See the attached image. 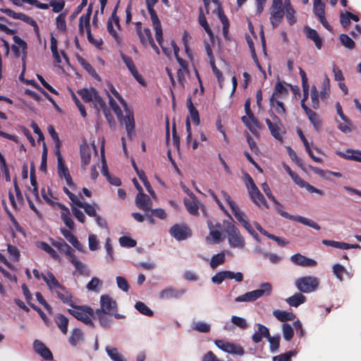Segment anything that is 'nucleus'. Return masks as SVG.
Here are the masks:
<instances>
[{
  "instance_id": "nucleus-1",
  "label": "nucleus",
  "mask_w": 361,
  "mask_h": 361,
  "mask_svg": "<svg viewBox=\"0 0 361 361\" xmlns=\"http://www.w3.org/2000/svg\"><path fill=\"white\" fill-rule=\"evenodd\" d=\"M114 98H116L120 104L114 102V114L121 126H125L127 135L132 138L135 134V119L133 109L128 105L119 93L114 89Z\"/></svg>"
},
{
  "instance_id": "nucleus-2",
  "label": "nucleus",
  "mask_w": 361,
  "mask_h": 361,
  "mask_svg": "<svg viewBox=\"0 0 361 361\" xmlns=\"http://www.w3.org/2000/svg\"><path fill=\"white\" fill-rule=\"evenodd\" d=\"M112 311L111 298L109 295H102L100 298V308L95 311L94 314L103 326L110 324Z\"/></svg>"
},
{
  "instance_id": "nucleus-3",
  "label": "nucleus",
  "mask_w": 361,
  "mask_h": 361,
  "mask_svg": "<svg viewBox=\"0 0 361 361\" xmlns=\"http://www.w3.org/2000/svg\"><path fill=\"white\" fill-rule=\"evenodd\" d=\"M229 245L233 248L243 249L245 245L244 237L240 230L232 224H228L225 228Z\"/></svg>"
},
{
  "instance_id": "nucleus-4",
  "label": "nucleus",
  "mask_w": 361,
  "mask_h": 361,
  "mask_svg": "<svg viewBox=\"0 0 361 361\" xmlns=\"http://www.w3.org/2000/svg\"><path fill=\"white\" fill-rule=\"evenodd\" d=\"M271 290V285L269 283H264L262 284L259 289L247 292L243 295L236 297L235 301L237 302H253L264 295H270Z\"/></svg>"
},
{
  "instance_id": "nucleus-5",
  "label": "nucleus",
  "mask_w": 361,
  "mask_h": 361,
  "mask_svg": "<svg viewBox=\"0 0 361 361\" xmlns=\"http://www.w3.org/2000/svg\"><path fill=\"white\" fill-rule=\"evenodd\" d=\"M295 286L300 292L310 293L318 288L319 281L316 276H305L297 279Z\"/></svg>"
},
{
  "instance_id": "nucleus-6",
  "label": "nucleus",
  "mask_w": 361,
  "mask_h": 361,
  "mask_svg": "<svg viewBox=\"0 0 361 361\" xmlns=\"http://www.w3.org/2000/svg\"><path fill=\"white\" fill-rule=\"evenodd\" d=\"M75 310L69 309L68 312L75 317L77 319L82 321L85 324L93 326L90 316L96 318L94 310L88 306H75L71 304Z\"/></svg>"
},
{
  "instance_id": "nucleus-7",
  "label": "nucleus",
  "mask_w": 361,
  "mask_h": 361,
  "mask_svg": "<svg viewBox=\"0 0 361 361\" xmlns=\"http://www.w3.org/2000/svg\"><path fill=\"white\" fill-rule=\"evenodd\" d=\"M251 100L250 98L247 99L245 102V111L246 116L241 118L243 123L249 128V130L254 133L255 127L257 128H262V125L259 122L257 118L254 116L250 109Z\"/></svg>"
},
{
  "instance_id": "nucleus-8",
  "label": "nucleus",
  "mask_w": 361,
  "mask_h": 361,
  "mask_svg": "<svg viewBox=\"0 0 361 361\" xmlns=\"http://www.w3.org/2000/svg\"><path fill=\"white\" fill-rule=\"evenodd\" d=\"M284 16L282 0H273L270 21L273 28L279 26Z\"/></svg>"
},
{
  "instance_id": "nucleus-9",
  "label": "nucleus",
  "mask_w": 361,
  "mask_h": 361,
  "mask_svg": "<svg viewBox=\"0 0 361 361\" xmlns=\"http://www.w3.org/2000/svg\"><path fill=\"white\" fill-rule=\"evenodd\" d=\"M214 343L219 349L226 353L240 356L245 354V350L240 344H235L223 340H216Z\"/></svg>"
},
{
  "instance_id": "nucleus-10",
  "label": "nucleus",
  "mask_w": 361,
  "mask_h": 361,
  "mask_svg": "<svg viewBox=\"0 0 361 361\" xmlns=\"http://www.w3.org/2000/svg\"><path fill=\"white\" fill-rule=\"evenodd\" d=\"M169 232L171 236L179 241L185 240L192 235L190 228L185 224H174Z\"/></svg>"
},
{
  "instance_id": "nucleus-11",
  "label": "nucleus",
  "mask_w": 361,
  "mask_h": 361,
  "mask_svg": "<svg viewBox=\"0 0 361 361\" xmlns=\"http://www.w3.org/2000/svg\"><path fill=\"white\" fill-rule=\"evenodd\" d=\"M135 31L144 47H147L149 42L154 39L150 30L147 27L142 28L141 22L135 23Z\"/></svg>"
},
{
  "instance_id": "nucleus-12",
  "label": "nucleus",
  "mask_w": 361,
  "mask_h": 361,
  "mask_svg": "<svg viewBox=\"0 0 361 361\" xmlns=\"http://www.w3.org/2000/svg\"><path fill=\"white\" fill-rule=\"evenodd\" d=\"M121 59L134 78L142 85H145V81L142 76L139 74L132 58L124 54H121Z\"/></svg>"
},
{
  "instance_id": "nucleus-13",
  "label": "nucleus",
  "mask_w": 361,
  "mask_h": 361,
  "mask_svg": "<svg viewBox=\"0 0 361 361\" xmlns=\"http://www.w3.org/2000/svg\"><path fill=\"white\" fill-rule=\"evenodd\" d=\"M231 212L234 216L235 217V219L251 235H254V234H255V235L257 236V234L255 233L252 226L248 222L245 214L243 211H241L238 206H235L234 209H232Z\"/></svg>"
},
{
  "instance_id": "nucleus-14",
  "label": "nucleus",
  "mask_w": 361,
  "mask_h": 361,
  "mask_svg": "<svg viewBox=\"0 0 361 361\" xmlns=\"http://www.w3.org/2000/svg\"><path fill=\"white\" fill-rule=\"evenodd\" d=\"M302 109L307 114L310 121L313 125L314 130L319 132L322 128V121L319 115L310 109L305 104H302Z\"/></svg>"
},
{
  "instance_id": "nucleus-15",
  "label": "nucleus",
  "mask_w": 361,
  "mask_h": 361,
  "mask_svg": "<svg viewBox=\"0 0 361 361\" xmlns=\"http://www.w3.org/2000/svg\"><path fill=\"white\" fill-rule=\"evenodd\" d=\"M136 206L144 212L151 210L152 202L149 196L143 192H138L135 197Z\"/></svg>"
},
{
  "instance_id": "nucleus-16",
  "label": "nucleus",
  "mask_w": 361,
  "mask_h": 361,
  "mask_svg": "<svg viewBox=\"0 0 361 361\" xmlns=\"http://www.w3.org/2000/svg\"><path fill=\"white\" fill-rule=\"evenodd\" d=\"M290 260L296 265L310 267L317 265V262L314 259H310L301 254H295L290 257Z\"/></svg>"
},
{
  "instance_id": "nucleus-17",
  "label": "nucleus",
  "mask_w": 361,
  "mask_h": 361,
  "mask_svg": "<svg viewBox=\"0 0 361 361\" xmlns=\"http://www.w3.org/2000/svg\"><path fill=\"white\" fill-rule=\"evenodd\" d=\"M248 192L251 200L258 207L262 205L266 208L269 207L266 199L257 187L255 189H248Z\"/></svg>"
},
{
  "instance_id": "nucleus-18",
  "label": "nucleus",
  "mask_w": 361,
  "mask_h": 361,
  "mask_svg": "<svg viewBox=\"0 0 361 361\" xmlns=\"http://www.w3.org/2000/svg\"><path fill=\"white\" fill-rule=\"evenodd\" d=\"M94 107L97 111L99 109L103 111L106 118L107 119L109 124H111L112 117L111 115L110 109L107 107L106 102L102 99V97L97 94L95 99L93 101Z\"/></svg>"
},
{
  "instance_id": "nucleus-19",
  "label": "nucleus",
  "mask_w": 361,
  "mask_h": 361,
  "mask_svg": "<svg viewBox=\"0 0 361 361\" xmlns=\"http://www.w3.org/2000/svg\"><path fill=\"white\" fill-rule=\"evenodd\" d=\"M304 32L307 39L314 42L315 47L318 49H321L322 47V39L319 37L317 30L309 26L304 27Z\"/></svg>"
},
{
  "instance_id": "nucleus-20",
  "label": "nucleus",
  "mask_w": 361,
  "mask_h": 361,
  "mask_svg": "<svg viewBox=\"0 0 361 361\" xmlns=\"http://www.w3.org/2000/svg\"><path fill=\"white\" fill-rule=\"evenodd\" d=\"M185 293L184 290H178L172 287L162 290L159 293L160 299L179 298Z\"/></svg>"
},
{
  "instance_id": "nucleus-21",
  "label": "nucleus",
  "mask_w": 361,
  "mask_h": 361,
  "mask_svg": "<svg viewBox=\"0 0 361 361\" xmlns=\"http://www.w3.org/2000/svg\"><path fill=\"white\" fill-rule=\"evenodd\" d=\"M257 331H256L252 336V340L255 343H258L262 341V338L269 337V329L262 324H257Z\"/></svg>"
},
{
  "instance_id": "nucleus-22",
  "label": "nucleus",
  "mask_w": 361,
  "mask_h": 361,
  "mask_svg": "<svg viewBox=\"0 0 361 361\" xmlns=\"http://www.w3.org/2000/svg\"><path fill=\"white\" fill-rule=\"evenodd\" d=\"M41 276L50 289L54 288H58L61 290L66 289L63 285L59 283L58 280L51 272L48 271L47 275L41 274Z\"/></svg>"
},
{
  "instance_id": "nucleus-23",
  "label": "nucleus",
  "mask_w": 361,
  "mask_h": 361,
  "mask_svg": "<svg viewBox=\"0 0 361 361\" xmlns=\"http://www.w3.org/2000/svg\"><path fill=\"white\" fill-rule=\"evenodd\" d=\"M77 92L85 102H93L98 94L96 90L92 87L90 89H81L78 90Z\"/></svg>"
},
{
  "instance_id": "nucleus-24",
  "label": "nucleus",
  "mask_w": 361,
  "mask_h": 361,
  "mask_svg": "<svg viewBox=\"0 0 361 361\" xmlns=\"http://www.w3.org/2000/svg\"><path fill=\"white\" fill-rule=\"evenodd\" d=\"M337 154L345 159L353 160L361 163V151L354 149H347L346 153L338 152Z\"/></svg>"
},
{
  "instance_id": "nucleus-25",
  "label": "nucleus",
  "mask_w": 361,
  "mask_h": 361,
  "mask_svg": "<svg viewBox=\"0 0 361 361\" xmlns=\"http://www.w3.org/2000/svg\"><path fill=\"white\" fill-rule=\"evenodd\" d=\"M80 157L82 166H85L90 163L91 159V148L86 142L80 145Z\"/></svg>"
},
{
  "instance_id": "nucleus-26",
  "label": "nucleus",
  "mask_w": 361,
  "mask_h": 361,
  "mask_svg": "<svg viewBox=\"0 0 361 361\" xmlns=\"http://www.w3.org/2000/svg\"><path fill=\"white\" fill-rule=\"evenodd\" d=\"M187 106L188 108V111L192 120L195 126H198L200 124V116L199 112L197 109L195 107L191 97H188L187 98Z\"/></svg>"
},
{
  "instance_id": "nucleus-27",
  "label": "nucleus",
  "mask_w": 361,
  "mask_h": 361,
  "mask_svg": "<svg viewBox=\"0 0 361 361\" xmlns=\"http://www.w3.org/2000/svg\"><path fill=\"white\" fill-rule=\"evenodd\" d=\"M306 297L302 294V293H295L293 295L286 299L287 303L292 307H297L301 304L306 302Z\"/></svg>"
},
{
  "instance_id": "nucleus-28",
  "label": "nucleus",
  "mask_w": 361,
  "mask_h": 361,
  "mask_svg": "<svg viewBox=\"0 0 361 361\" xmlns=\"http://www.w3.org/2000/svg\"><path fill=\"white\" fill-rule=\"evenodd\" d=\"M265 122L270 130L271 135L276 140H281L282 139V136L279 133V130L281 126L272 123L269 118H266Z\"/></svg>"
},
{
  "instance_id": "nucleus-29",
  "label": "nucleus",
  "mask_w": 361,
  "mask_h": 361,
  "mask_svg": "<svg viewBox=\"0 0 361 361\" xmlns=\"http://www.w3.org/2000/svg\"><path fill=\"white\" fill-rule=\"evenodd\" d=\"M55 322L56 323L61 332L64 334H66L68 331V318L63 314H58L55 317Z\"/></svg>"
},
{
  "instance_id": "nucleus-30",
  "label": "nucleus",
  "mask_w": 361,
  "mask_h": 361,
  "mask_svg": "<svg viewBox=\"0 0 361 361\" xmlns=\"http://www.w3.org/2000/svg\"><path fill=\"white\" fill-rule=\"evenodd\" d=\"M274 317L280 322L292 321L295 319V316L293 312H288L286 311L275 310L273 312Z\"/></svg>"
},
{
  "instance_id": "nucleus-31",
  "label": "nucleus",
  "mask_w": 361,
  "mask_h": 361,
  "mask_svg": "<svg viewBox=\"0 0 361 361\" xmlns=\"http://www.w3.org/2000/svg\"><path fill=\"white\" fill-rule=\"evenodd\" d=\"M226 257L225 254L224 252L218 253L212 257L210 260V267L212 269H216L221 264H223L225 262Z\"/></svg>"
},
{
  "instance_id": "nucleus-32",
  "label": "nucleus",
  "mask_w": 361,
  "mask_h": 361,
  "mask_svg": "<svg viewBox=\"0 0 361 361\" xmlns=\"http://www.w3.org/2000/svg\"><path fill=\"white\" fill-rule=\"evenodd\" d=\"M313 13L317 17L325 15V4L322 0L313 1Z\"/></svg>"
},
{
  "instance_id": "nucleus-33",
  "label": "nucleus",
  "mask_w": 361,
  "mask_h": 361,
  "mask_svg": "<svg viewBox=\"0 0 361 361\" xmlns=\"http://www.w3.org/2000/svg\"><path fill=\"white\" fill-rule=\"evenodd\" d=\"M333 272L340 281L343 280V275L348 276L347 269L340 264H336L333 266Z\"/></svg>"
},
{
  "instance_id": "nucleus-34",
  "label": "nucleus",
  "mask_w": 361,
  "mask_h": 361,
  "mask_svg": "<svg viewBox=\"0 0 361 361\" xmlns=\"http://www.w3.org/2000/svg\"><path fill=\"white\" fill-rule=\"evenodd\" d=\"M78 61L80 63V64L82 66V67L95 79L100 80V77L97 73L94 68L88 63L84 59L79 56Z\"/></svg>"
},
{
  "instance_id": "nucleus-35",
  "label": "nucleus",
  "mask_w": 361,
  "mask_h": 361,
  "mask_svg": "<svg viewBox=\"0 0 361 361\" xmlns=\"http://www.w3.org/2000/svg\"><path fill=\"white\" fill-rule=\"evenodd\" d=\"M135 308L142 314L152 317L154 314L153 311L147 307L144 302L139 301L135 305Z\"/></svg>"
},
{
  "instance_id": "nucleus-36",
  "label": "nucleus",
  "mask_w": 361,
  "mask_h": 361,
  "mask_svg": "<svg viewBox=\"0 0 361 361\" xmlns=\"http://www.w3.org/2000/svg\"><path fill=\"white\" fill-rule=\"evenodd\" d=\"M295 221H296L299 223H301L304 225L308 226L311 228H313L314 229H315L317 231H319L321 229L320 226L317 223L314 222V221H312L310 219H307V218H305V217H303L301 216H296Z\"/></svg>"
},
{
  "instance_id": "nucleus-37",
  "label": "nucleus",
  "mask_w": 361,
  "mask_h": 361,
  "mask_svg": "<svg viewBox=\"0 0 361 361\" xmlns=\"http://www.w3.org/2000/svg\"><path fill=\"white\" fill-rule=\"evenodd\" d=\"M184 204H185L188 212L190 214H192V215L198 214L199 207L195 201L191 200L189 199H185Z\"/></svg>"
},
{
  "instance_id": "nucleus-38",
  "label": "nucleus",
  "mask_w": 361,
  "mask_h": 361,
  "mask_svg": "<svg viewBox=\"0 0 361 361\" xmlns=\"http://www.w3.org/2000/svg\"><path fill=\"white\" fill-rule=\"evenodd\" d=\"M199 11H200V13H199V17H198V21H199L200 25L204 28V30H205V32L207 34L212 35V31L209 24L207 23L206 17L203 13V10H202V7L200 8Z\"/></svg>"
},
{
  "instance_id": "nucleus-39",
  "label": "nucleus",
  "mask_w": 361,
  "mask_h": 361,
  "mask_svg": "<svg viewBox=\"0 0 361 361\" xmlns=\"http://www.w3.org/2000/svg\"><path fill=\"white\" fill-rule=\"evenodd\" d=\"M76 206H78L80 208H83L86 214L90 216H97V212L93 205L90 204L88 203L82 202L80 200L77 203Z\"/></svg>"
},
{
  "instance_id": "nucleus-40",
  "label": "nucleus",
  "mask_w": 361,
  "mask_h": 361,
  "mask_svg": "<svg viewBox=\"0 0 361 361\" xmlns=\"http://www.w3.org/2000/svg\"><path fill=\"white\" fill-rule=\"evenodd\" d=\"M224 279H235L238 282L243 280V275L241 272H233L231 271H222Z\"/></svg>"
},
{
  "instance_id": "nucleus-41",
  "label": "nucleus",
  "mask_w": 361,
  "mask_h": 361,
  "mask_svg": "<svg viewBox=\"0 0 361 361\" xmlns=\"http://www.w3.org/2000/svg\"><path fill=\"white\" fill-rule=\"evenodd\" d=\"M212 1L218 6V7H217L218 16L222 23L223 27H225V28H226V27L229 26L230 24H229L228 19L227 18V17L226 16L224 11H223V8L219 4L218 0H212Z\"/></svg>"
},
{
  "instance_id": "nucleus-42",
  "label": "nucleus",
  "mask_w": 361,
  "mask_h": 361,
  "mask_svg": "<svg viewBox=\"0 0 361 361\" xmlns=\"http://www.w3.org/2000/svg\"><path fill=\"white\" fill-rule=\"evenodd\" d=\"M50 48L55 61L58 63H60L61 60L57 49V40L53 35L51 36Z\"/></svg>"
},
{
  "instance_id": "nucleus-43",
  "label": "nucleus",
  "mask_w": 361,
  "mask_h": 361,
  "mask_svg": "<svg viewBox=\"0 0 361 361\" xmlns=\"http://www.w3.org/2000/svg\"><path fill=\"white\" fill-rule=\"evenodd\" d=\"M83 338V334L82 332L78 329H73L72 334L71 337L69 338V342L73 346H75L78 343V342L82 341Z\"/></svg>"
},
{
  "instance_id": "nucleus-44",
  "label": "nucleus",
  "mask_w": 361,
  "mask_h": 361,
  "mask_svg": "<svg viewBox=\"0 0 361 361\" xmlns=\"http://www.w3.org/2000/svg\"><path fill=\"white\" fill-rule=\"evenodd\" d=\"M266 338H267L270 343V351L272 353L277 351L280 346V336H271L269 334V337H267Z\"/></svg>"
},
{
  "instance_id": "nucleus-45",
  "label": "nucleus",
  "mask_w": 361,
  "mask_h": 361,
  "mask_svg": "<svg viewBox=\"0 0 361 361\" xmlns=\"http://www.w3.org/2000/svg\"><path fill=\"white\" fill-rule=\"evenodd\" d=\"M71 263L74 265L75 269L82 275H88L89 271L86 266L77 259L76 257H73Z\"/></svg>"
},
{
  "instance_id": "nucleus-46",
  "label": "nucleus",
  "mask_w": 361,
  "mask_h": 361,
  "mask_svg": "<svg viewBox=\"0 0 361 361\" xmlns=\"http://www.w3.org/2000/svg\"><path fill=\"white\" fill-rule=\"evenodd\" d=\"M341 44L349 49H353L355 47V42L347 35L341 34L339 36Z\"/></svg>"
},
{
  "instance_id": "nucleus-47",
  "label": "nucleus",
  "mask_w": 361,
  "mask_h": 361,
  "mask_svg": "<svg viewBox=\"0 0 361 361\" xmlns=\"http://www.w3.org/2000/svg\"><path fill=\"white\" fill-rule=\"evenodd\" d=\"M283 335L285 340L289 341L294 336V331L290 324L285 323L282 326Z\"/></svg>"
},
{
  "instance_id": "nucleus-48",
  "label": "nucleus",
  "mask_w": 361,
  "mask_h": 361,
  "mask_svg": "<svg viewBox=\"0 0 361 361\" xmlns=\"http://www.w3.org/2000/svg\"><path fill=\"white\" fill-rule=\"evenodd\" d=\"M119 243L121 247H134L137 245L135 240L128 236H122L119 238Z\"/></svg>"
},
{
  "instance_id": "nucleus-49",
  "label": "nucleus",
  "mask_w": 361,
  "mask_h": 361,
  "mask_svg": "<svg viewBox=\"0 0 361 361\" xmlns=\"http://www.w3.org/2000/svg\"><path fill=\"white\" fill-rule=\"evenodd\" d=\"M319 92L316 87V86L313 85L311 88V99H312V106L314 109H317L319 105Z\"/></svg>"
},
{
  "instance_id": "nucleus-50",
  "label": "nucleus",
  "mask_w": 361,
  "mask_h": 361,
  "mask_svg": "<svg viewBox=\"0 0 361 361\" xmlns=\"http://www.w3.org/2000/svg\"><path fill=\"white\" fill-rule=\"evenodd\" d=\"M39 247L45 251L46 252L49 253L54 259H59V257L57 252L47 243H40Z\"/></svg>"
},
{
  "instance_id": "nucleus-51",
  "label": "nucleus",
  "mask_w": 361,
  "mask_h": 361,
  "mask_svg": "<svg viewBox=\"0 0 361 361\" xmlns=\"http://www.w3.org/2000/svg\"><path fill=\"white\" fill-rule=\"evenodd\" d=\"M270 103L271 105L275 108L278 114L281 115L286 114V109L283 102L279 100H274V98L271 97Z\"/></svg>"
},
{
  "instance_id": "nucleus-52",
  "label": "nucleus",
  "mask_w": 361,
  "mask_h": 361,
  "mask_svg": "<svg viewBox=\"0 0 361 361\" xmlns=\"http://www.w3.org/2000/svg\"><path fill=\"white\" fill-rule=\"evenodd\" d=\"M118 287L123 292L127 293L130 289V285L126 278L123 276H117L116 278Z\"/></svg>"
},
{
  "instance_id": "nucleus-53",
  "label": "nucleus",
  "mask_w": 361,
  "mask_h": 361,
  "mask_svg": "<svg viewBox=\"0 0 361 361\" xmlns=\"http://www.w3.org/2000/svg\"><path fill=\"white\" fill-rule=\"evenodd\" d=\"M150 18L152 23V25L154 29L159 28L161 27V22L159 20V18L157 14V12L154 8L147 9Z\"/></svg>"
},
{
  "instance_id": "nucleus-54",
  "label": "nucleus",
  "mask_w": 361,
  "mask_h": 361,
  "mask_svg": "<svg viewBox=\"0 0 361 361\" xmlns=\"http://www.w3.org/2000/svg\"><path fill=\"white\" fill-rule=\"evenodd\" d=\"M155 30V37H156V39L158 42V44H159V46L161 47L162 51L166 54H168V52H167V49L166 48H165L164 46H163V42H164V39H163V32H162V28L161 27H159V28H156L154 29Z\"/></svg>"
},
{
  "instance_id": "nucleus-55",
  "label": "nucleus",
  "mask_w": 361,
  "mask_h": 361,
  "mask_svg": "<svg viewBox=\"0 0 361 361\" xmlns=\"http://www.w3.org/2000/svg\"><path fill=\"white\" fill-rule=\"evenodd\" d=\"M288 92L287 88L280 82H278L275 86L274 92L271 96L272 98L279 97L280 94H287Z\"/></svg>"
},
{
  "instance_id": "nucleus-56",
  "label": "nucleus",
  "mask_w": 361,
  "mask_h": 361,
  "mask_svg": "<svg viewBox=\"0 0 361 361\" xmlns=\"http://www.w3.org/2000/svg\"><path fill=\"white\" fill-rule=\"evenodd\" d=\"M330 92V80L326 77L322 83V90L320 92L322 99L326 98Z\"/></svg>"
},
{
  "instance_id": "nucleus-57",
  "label": "nucleus",
  "mask_w": 361,
  "mask_h": 361,
  "mask_svg": "<svg viewBox=\"0 0 361 361\" xmlns=\"http://www.w3.org/2000/svg\"><path fill=\"white\" fill-rule=\"evenodd\" d=\"M231 322L243 329H245L247 327L245 319L238 316H232Z\"/></svg>"
},
{
  "instance_id": "nucleus-58",
  "label": "nucleus",
  "mask_w": 361,
  "mask_h": 361,
  "mask_svg": "<svg viewBox=\"0 0 361 361\" xmlns=\"http://www.w3.org/2000/svg\"><path fill=\"white\" fill-rule=\"evenodd\" d=\"M209 195L212 196V197L213 198V200L215 201V202L218 204V206L219 207L220 209L225 214H226L227 216H228L229 217L231 218V215L229 214V213L228 212V211L226 209L225 207L224 206V204H222V202L220 201V200L218 198L217 195L215 194V192L212 190H209Z\"/></svg>"
},
{
  "instance_id": "nucleus-59",
  "label": "nucleus",
  "mask_w": 361,
  "mask_h": 361,
  "mask_svg": "<svg viewBox=\"0 0 361 361\" xmlns=\"http://www.w3.org/2000/svg\"><path fill=\"white\" fill-rule=\"evenodd\" d=\"M193 329L202 333H207L210 331V326L204 322H197L193 325Z\"/></svg>"
},
{
  "instance_id": "nucleus-60",
  "label": "nucleus",
  "mask_w": 361,
  "mask_h": 361,
  "mask_svg": "<svg viewBox=\"0 0 361 361\" xmlns=\"http://www.w3.org/2000/svg\"><path fill=\"white\" fill-rule=\"evenodd\" d=\"M295 355V352L290 350L287 353H282L278 356L274 357L275 361H290L291 357Z\"/></svg>"
},
{
  "instance_id": "nucleus-61",
  "label": "nucleus",
  "mask_w": 361,
  "mask_h": 361,
  "mask_svg": "<svg viewBox=\"0 0 361 361\" xmlns=\"http://www.w3.org/2000/svg\"><path fill=\"white\" fill-rule=\"evenodd\" d=\"M66 13H61L56 18V27L58 29H60L62 31L66 30Z\"/></svg>"
},
{
  "instance_id": "nucleus-62",
  "label": "nucleus",
  "mask_w": 361,
  "mask_h": 361,
  "mask_svg": "<svg viewBox=\"0 0 361 361\" xmlns=\"http://www.w3.org/2000/svg\"><path fill=\"white\" fill-rule=\"evenodd\" d=\"M50 6L52 7V11L54 13H59L63 9L65 6V1L63 0L58 1H54L50 3Z\"/></svg>"
},
{
  "instance_id": "nucleus-63",
  "label": "nucleus",
  "mask_w": 361,
  "mask_h": 361,
  "mask_svg": "<svg viewBox=\"0 0 361 361\" xmlns=\"http://www.w3.org/2000/svg\"><path fill=\"white\" fill-rule=\"evenodd\" d=\"M286 19L288 23L292 25L296 22V18L295 16V11L294 9L290 6L286 8Z\"/></svg>"
},
{
  "instance_id": "nucleus-64",
  "label": "nucleus",
  "mask_w": 361,
  "mask_h": 361,
  "mask_svg": "<svg viewBox=\"0 0 361 361\" xmlns=\"http://www.w3.org/2000/svg\"><path fill=\"white\" fill-rule=\"evenodd\" d=\"M202 361H224L219 359L212 351H208L202 357Z\"/></svg>"
}]
</instances>
